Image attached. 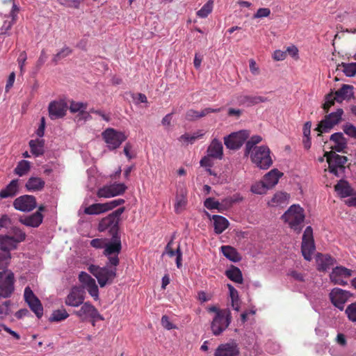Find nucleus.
<instances>
[{"label": "nucleus", "mask_w": 356, "mask_h": 356, "mask_svg": "<svg viewBox=\"0 0 356 356\" xmlns=\"http://www.w3.org/2000/svg\"><path fill=\"white\" fill-rule=\"evenodd\" d=\"M106 243V239L105 238H95L90 241V245L97 249L104 248Z\"/></svg>", "instance_id": "63"}, {"label": "nucleus", "mask_w": 356, "mask_h": 356, "mask_svg": "<svg viewBox=\"0 0 356 356\" xmlns=\"http://www.w3.org/2000/svg\"><path fill=\"white\" fill-rule=\"evenodd\" d=\"M351 296L350 292L339 288H334L330 293L331 302H346Z\"/></svg>", "instance_id": "21"}, {"label": "nucleus", "mask_w": 356, "mask_h": 356, "mask_svg": "<svg viewBox=\"0 0 356 356\" xmlns=\"http://www.w3.org/2000/svg\"><path fill=\"white\" fill-rule=\"evenodd\" d=\"M17 243L9 234H0V250L3 253H10V251L17 248Z\"/></svg>", "instance_id": "17"}, {"label": "nucleus", "mask_w": 356, "mask_h": 356, "mask_svg": "<svg viewBox=\"0 0 356 356\" xmlns=\"http://www.w3.org/2000/svg\"><path fill=\"white\" fill-rule=\"evenodd\" d=\"M225 275L236 283L242 284L243 282L242 273L238 267L232 266L225 271Z\"/></svg>", "instance_id": "30"}, {"label": "nucleus", "mask_w": 356, "mask_h": 356, "mask_svg": "<svg viewBox=\"0 0 356 356\" xmlns=\"http://www.w3.org/2000/svg\"><path fill=\"white\" fill-rule=\"evenodd\" d=\"M125 207H120L107 216L103 218L99 222L97 229L100 232H107L111 237L120 236V222L121 215L124 213Z\"/></svg>", "instance_id": "1"}, {"label": "nucleus", "mask_w": 356, "mask_h": 356, "mask_svg": "<svg viewBox=\"0 0 356 356\" xmlns=\"http://www.w3.org/2000/svg\"><path fill=\"white\" fill-rule=\"evenodd\" d=\"M122 250V242L120 236L111 237L110 241H106L103 254L108 258V264L118 266L120 264L118 254Z\"/></svg>", "instance_id": "4"}, {"label": "nucleus", "mask_w": 356, "mask_h": 356, "mask_svg": "<svg viewBox=\"0 0 356 356\" xmlns=\"http://www.w3.org/2000/svg\"><path fill=\"white\" fill-rule=\"evenodd\" d=\"M222 149L223 147L222 143L218 139L214 138L207 149L208 156L212 158L221 159L223 155Z\"/></svg>", "instance_id": "20"}, {"label": "nucleus", "mask_w": 356, "mask_h": 356, "mask_svg": "<svg viewBox=\"0 0 356 356\" xmlns=\"http://www.w3.org/2000/svg\"><path fill=\"white\" fill-rule=\"evenodd\" d=\"M69 314L65 309L54 310L49 318L50 322H59L66 319Z\"/></svg>", "instance_id": "39"}, {"label": "nucleus", "mask_w": 356, "mask_h": 356, "mask_svg": "<svg viewBox=\"0 0 356 356\" xmlns=\"http://www.w3.org/2000/svg\"><path fill=\"white\" fill-rule=\"evenodd\" d=\"M302 241H314L313 236V229L311 226L306 227L302 235Z\"/></svg>", "instance_id": "61"}, {"label": "nucleus", "mask_w": 356, "mask_h": 356, "mask_svg": "<svg viewBox=\"0 0 356 356\" xmlns=\"http://www.w3.org/2000/svg\"><path fill=\"white\" fill-rule=\"evenodd\" d=\"M112 197L122 195L127 190V187L123 183H114L108 185Z\"/></svg>", "instance_id": "40"}, {"label": "nucleus", "mask_w": 356, "mask_h": 356, "mask_svg": "<svg viewBox=\"0 0 356 356\" xmlns=\"http://www.w3.org/2000/svg\"><path fill=\"white\" fill-rule=\"evenodd\" d=\"M43 216L40 212H35L34 213L26 216L24 218L21 217L19 222L28 227H38L42 222Z\"/></svg>", "instance_id": "19"}, {"label": "nucleus", "mask_w": 356, "mask_h": 356, "mask_svg": "<svg viewBox=\"0 0 356 356\" xmlns=\"http://www.w3.org/2000/svg\"><path fill=\"white\" fill-rule=\"evenodd\" d=\"M344 133L351 138H356V127L350 123H347L343 126Z\"/></svg>", "instance_id": "57"}, {"label": "nucleus", "mask_w": 356, "mask_h": 356, "mask_svg": "<svg viewBox=\"0 0 356 356\" xmlns=\"http://www.w3.org/2000/svg\"><path fill=\"white\" fill-rule=\"evenodd\" d=\"M24 297L31 310L38 318H40L43 315V306L29 286L25 288Z\"/></svg>", "instance_id": "9"}, {"label": "nucleus", "mask_w": 356, "mask_h": 356, "mask_svg": "<svg viewBox=\"0 0 356 356\" xmlns=\"http://www.w3.org/2000/svg\"><path fill=\"white\" fill-rule=\"evenodd\" d=\"M337 275L340 277L343 275L346 277H348L352 275V270L343 266H337L333 268L330 277H334Z\"/></svg>", "instance_id": "43"}, {"label": "nucleus", "mask_w": 356, "mask_h": 356, "mask_svg": "<svg viewBox=\"0 0 356 356\" xmlns=\"http://www.w3.org/2000/svg\"><path fill=\"white\" fill-rule=\"evenodd\" d=\"M102 138L109 149L113 150L118 148L127 139V136L113 128H107L102 134Z\"/></svg>", "instance_id": "6"}, {"label": "nucleus", "mask_w": 356, "mask_h": 356, "mask_svg": "<svg viewBox=\"0 0 356 356\" xmlns=\"http://www.w3.org/2000/svg\"><path fill=\"white\" fill-rule=\"evenodd\" d=\"M185 118L188 121H195L198 120V111L194 109L188 110L186 113Z\"/></svg>", "instance_id": "64"}, {"label": "nucleus", "mask_w": 356, "mask_h": 356, "mask_svg": "<svg viewBox=\"0 0 356 356\" xmlns=\"http://www.w3.org/2000/svg\"><path fill=\"white\" fill-rule=\"evenodd\" d=\"M85 291L81 286H73L65 300V303L70 307H79L84 302Z\"/></svg>", "instance_id": "12"}, {"label": "nucleus", "mask_w": 356, "mask_h": 356, "mask_svg": "<svg viewBox=\"0 0 356 356\" xmlns=\"http://www.w3.org/2000/svg\"><path fill=\"white\" fill-rule=\"evenodd\" d=\"M336 101V97H334V92L331 91L330 93L325 97V103L323 105V108L325 113H327L330 108L334 104Z\"/></svg>", "instance_id": "49"}, {"label": "nucleus", "mask_w": 356, "mask_h": 356, "mask_svg": "<svg viewBox=\"0 0 356 356\" xmlns=\"http://www.w3.org/2000/svg\"><path fill=\"white\" fill-rule=\"evenodd\" d=\"M82 0H59V3L70 8H79Z\"/></svg>", "instance_id": "60"}, {"label": "nucleus", "mask_w": 356, "mask_h": 356, "mask_svg": "<svg viewBox=\"0 0 356 356\" xmlns=\"http://www.w3.org/2000/svg\"><path fill=\"white\" fill-rule=\"evenodd\" d=\"M236 202V200L233 199L232 197H227L222 200V201L220 202V212L229 209Z\"/></svg>", "instance_id": "56"}, {"label": "nucleus", "mask_w": 356, "mask_h": 356, "mask_svg": "<svg viewBox=\"0 0 356 356\" xmlns=\"http://www.w3.org/2000/svg\"><path fill=\"white\" fill-rule=\"evenodd\" d=\"M250 132L248 130H241L237 132H233L224 138V143L227 148L229 149H238L249 138Z\"/></svg>", "instance_id": "8"}, {"label": "nucleus", "mask_w": 356, "mask_h": 356, "mask_svg": "<svg viewBox=\"0 0 356 356\" xmlns=\"http://www.w3.org/2000/svg\"><path fill=\"white\" fill-rule=\"evenodd\" d=\"M304 209L298 204L291 205L282 215V218L297 233L302 229L301 224L305 220Z\"/></svg>", "instance_id": "3"}, {"label": "nucleus", "mask_w": 356, "mask_h": 356, "mask_svg": "<svg viewBox=\"0 0 356 356\" xmlns=\"http://www.w3.org/2000/svg\"><path fill=\"white\" fill-rule=\"evenodd\" d=\"M221 251L226 258L233 262H238L241 259V257L236 250L232 246L223 245L221 247Z\"/></svg>", "instance_id": "29"}, {"label": "nucleus", "mask_w": 356, "mask_h": 356, "mask_svg": "<svg viewBox=\"0 0 356 356\" xmlns=\"http://www.w3.org/2000/svg\"><path fill=\"white\" fill-rule=\"evenodd\" d=\"M212 8L213 1L210 0L197 11V15L202 18L207 17L211 13Z\"/></svg>", "instance_id": "48"}, {"label": "nucleus", "mask_w": 356, "mask_h": 356, "mask_svg": "<svg viewBox=\"0 0 356 356\" xmlns=\"http://www.w3.org/2000/svg\"><path fill=\"white\" fill-rule=\"evenodd\" d=\"M204 206L208 209H217L220 212V202L215 200L213 197H208L204 202Z\"/></svg>", "instance_id": "50"}, {"label": "nucleus", "mask_w": 356, "mask_h": 356, "mask_svg": "<svg viewBox=\"0 0 356 356\" xmlns=\"http://www.w3.org/2000/svg\"><path fill=\"white\" fill-rule=\"evenodd\" d=\"M18 191V179L12 180L8 185L0 191L2 199L14 197Z\"/></svg>", "instance_id": "27"}, {"label": "nucleus", "mask_w": 356, "mask_h": 356, "mask_svg": "<svg viewBox=\"0 0 356 356\" xmlns=\"http://www.w3.org/2000/svg\"><path fill=\"white\" fill-rule=\"evenodd\" d=\"M45 182L41 178L37 177H30L25 184L28 191H40L44 187Z\"/></svg>", "instance_id": "26"}, {"label": "nucleus", "mask_w": 356, "mask_h": 356, "mask_svg": "<svg viewBox=\"0 0 356 356\" xmlns=\"http://www.w3.org/2000/svg\"><path fill=\"white\" fill-rule=\"evenodd\" d=\"M222 111V108H205L202 109L201 111H198V117L199 118L205 117L209 115L211 113H219Z\"/></svg>", "instance_id": "62"}, {"label": "nucleus", "mask_w": 356, "mask_h": 356, "mask_svg": "<svg viewBox=\"0 0 356 356\" xmlns=\"http://www.w3.org/2000/svg\"><path fill=\"white\" fill-rule=\"evenodd\" d=\"M342 67V71L349 77L354 76L356 74V63H341L338 65V68Z\"/></svg>", "instance_id": "41"}, {"label": "nucleus", "mask_w": 356, "mask_h": 356, "mask_svg": "<svg viewBox=\"0 0 356 356\" xmlns=\"http://www.w3.org/2000/svg\"><path fill=\"white\" fill-rule=\"evenodd\" d=\"M86 289L88 293L95 300L99 299V289L95 281H93L92 284H89L86 286Z\"/></svg>", "instance_id": "55"}, {"label": "nucleus", "mask_w": 356, "mask_h": 356, "mask_svg": "<svg viewBox=\"0 0 356 356\" xmlns=\"http://www.w3.org/2000/svg\"><path fill=\"white\" fill-rule=\"evenodd\" d=\"M268 186L264 181L255 183L251 186V191L255 194H264L268 190Z\"/></svg>", "instance_id": "45"}, {"label": "nucleus", "mask_w": 356, "mask_h": 356, "mask_svg": "<svg viewBox=\"0 0 356 356\" xmlns=\"http://www.w3.org/2000/svg\"><path fill=\"white\" fill-rule=\"evenodd\" d=\"M334 190L341 197H346L354 195L353 189L349 183L344 179L339 181L334 186Z\"/></svg>", "instance_id": "22"}, {"label": "nucleus", "mask_w": 356, "mask_h": 356, "mask_svg": "<svg viewBox=\"0 0 356 356\" xmlns=\"http://www.w3.org/2000/svg\"><path fill=\"white\" fill-rule=\"evenodd\" d=\"M343 113V109L338 108L335 112L331 113L328 115H326L325 116L327 117V120L332 123L333 125H336L340 122Z\"/></svg>", "instance_id": "44"}, {"label": "nucleus", "mask_w": 356, "mask_h": 356, "mask_svg": "<svg viewBox=\"0 0 356 356\" xmlns=\"http://www.w3.org/2000/svg\"><path fill=\"white\" fill-rule=\"evenodd\" d=\"M104 203H95L84 209V213L87 215H98L104 213Z\"/></svg>", "instance_id": "35"}, {"label": "nucleus", "mask_w": 356, "mask_h": 356, "mask_svg": "<svg viewBox=\"0 0 356 356\" xmlns=\"http://www.w3.org/2000/svg\"><path fill=\"white\" fill-rule=\"evenodd\" d=\"M10 305V300H6L0 305V319H3L11 313Z\"/></svg>", "instance_id": "51"}, {"label": "nucleus", "mask_w": 356, "mask_h": 356, "mask_svg": "<svg viewBox=\"0 0 356 356\" xmlns=\"http://www.w3.org/2000/svg\"><path fill=\"white\" fill-rule=\"evenodd\" d=\"M207 216L213 220L214 232L217 234L222 233L229 226V221L223 216L218 215H211L207 212Z\"/></svg>", "instance_id": "18"}, {"label": "nucleus", "mask_w": 356, "mask_h": 356, "mask_svg": "<svg viewBox=\"0 0 356 356\" xmlns=\"http://www.w3.org/2000/svg\"><path fill=\"white\" fill-rule=\"evenodd\" d=\"M31 169V163L26 160H22L18 162L16 168L14 170L15 174L19 177L26 175Z\"/></svg>", "instance_id": "33"}, {"label": "nucleus", "mask_w": 356, "mask_h": 356, "mask_svg": "<svg viewBox=\"0 0 356 356\" xmlns=\"http://www.w3.org/2000/svg\"><path fill=\"white\" fill-rule=\"evenodd\" d=\"M67 110V104L65 101H53L48 107L49 118L51 120L62 118L65 115Z\"/></svg>", "instance_id": "15"}, {"label": "nucleus", "mask_w": 356, "mask_h": 356, "mask_svg": "<svg viewBox=\"0 0 356 356\" xmlns=\"http://www.w3.org/2000/svg\"><path fill=\"white\" fill-rule=\"evenodd\" d=\"M31 153L35 156H40L44 153V140L43 139L31 140L29 143Z\"/></svg>", "instance_id": "28"}, {"label": "nucleus", "mask_w": 356, "mask_h": 356, "mask_svg": "<svg viewBox=\"0 0 356 356\" xmlns=\"http://www.w3.org/2000/svg\"><path fill=\"white\" fill-rule=\"evenodd\" d=\"M268 97L263 96L244 95L240 98V103L247 106H252L260 103L268 102Z\"/></svg>", "instance_id": "24"}, {"label": "nucleus", "mask_w": 356, "mask_h": 356, "mask_svg": "<svg viewBox=\"0 0 356 356\" xmlns=\"http://www.w3.org/2000/svg\"><path fill=\"white\" fill-rule=\"evenodd\" d=\"M72 53V49L69 47L65 45L58 53L54 54L52 57L51 62L54 65H57L58 63L70 56Z\"/></svg>", "instance_id": "34"}, {"label": "nucleus", "mask_w": 356, "mask_h": 356, "mask_svg": "<svg viewBox=\"0 0 356 356\" xmlns=\"http://www.w3.org/2000/svg\"><path fill=\"white\" fill-rule=\"evenodd\" d=\"M187 203L186 193L183 191L176 197V203L175 204V210L177 213H180L186 207Z\"/></svg>", "instance_id": "36"}, {"label": "nucleus", "mask_w": 356, "mask_h": 356, "mask_svg": "<svg viewBox=\"0 0 356 356\" xmlns=\"http://www.w3.org/2000/svg\"><path fill=\"white\" fill-rule=\"evenodd\" d=\"M334 126V125L327 120V117L325 116V118L318 123L315 130L319 132L318 136H321L322 133L328 132Z\"/></svg>", "instance_id": "38"}, {"label": "nucleus", "mask_w": 356, "mask_h": 356, "mask_svg": "<svg viewBox=\"0 0 356 356\" xmlns=\"http://www.w3.org/2000/svg\"><path fill=\"white\" fill-rule=\"evenodd\" d=\"M321 257V259L318 267V270L320 271H326L330 266H333L336 261L332 257L328 254L323 255L321 254H318V257Z\"/></svg>", "instance_id": "32"}, {"label": "nucleus", "mask_w": 356, "mask_h": 356, "mask_svg": "<svg viewBox=\"0 0 356 356\" xmlns=\"http://www.w3.org/2000/svg\"><path fill=\"white\" fill-rule=\"evenodd\" d=\"M73 314L76 315L82 321L88 318H98L104 321V318L99 314L98 310L89 302H83L79 310L74 311Z\"/></svg>", "instance_id": "10"}, {"label": "nucleus", "mask_w": 356, "mask_h": 356, "mask_svg": "<svg viewBox=\"0 0 356 356\" xmlns=\"http://www.w3.org/2000/svg\"><path fill=\"white\" fill-rule=\"evenodd\" d=\"M125 202L124 199H117L104 203L105 211H108L114 208L123 204Z\"/></svg>", "instance_id": "53"}, {"label": "nucleus", "mask_w": 356, "mask_h": 356, "mask_svg": "<svg viewBox=\"0 0 356 356\" xmlns=\"http://www.w3.org/2000/svg\"><path fill=\"white\" fill-rule=\"evenodd\" d=\"M13 206L17 210L29 212L37 207L36 200L33 195H24L15 200Z\"/></svg>", "instance_id": "13"}, {"label": "nucleus", "mask_w": 356, "mask_h": 356, "mask_svg": "<svg viewBox=\"0 0 356 356\" xmlns=\"http://www.w3.org/2000/svg\"><path fill=\"white\" fill-rule=\"evenodd\" d=\"M330 140L334 143L332 149L337 152L346 153L345 149L348 147V140L341 132H336L332 134Z\"/></svg>", "instance_id": "16"}, {"label": "nucleus", "mask_w": 356, "mask_h": 356, "mask_svg": "<svg viewBox=\"0 0 356 356\" xmlns=\"http://www.w3.org/2000/svg\"><path fill=\"white\" fill-rule=\"evenodd\" d=\"M231 321V313L221 316H220V314L215 315L211 323V329L213 334L215 336L221 334L228 327Z\"/></svg>", "instance_id": "11"}, {"label": "nucleus", "mask_w": 356, "mask_h": 356, "mask_svg": "<svg viewBox=\"0 0 356 356\" xmlns=\"http://www.w3.org/2000/svg\"><path fill=\"white\" fill-rule=\"evenodd\" d=\"M79 280L81 283L84 284L86 286H89V284L93 283V281H95L90 275L83 271L80 273Z\"/></svg>", "instance_id": "58"}, {"label": "nucleus", "mask_w": 356, "mask_h": 356, "mask_svg": "<svg viewBox=\"0 0 356 356\" xmlns=\"http://www.w3.org/2000/svg\"><path fill=\"white\" fill-rule=\"evenodd\" d=\"M88 270L97 278L101 288L107 284H111L117 276L116 266L108 264V262H106L104 267L91 264L88 266Z\"/></svg>", "instance_id": "2"}, {"label": "nucleus", "mask_w": 356, "mask_h": 356, "mask_svg": "<svg viewBox=\"0 0 356 356\" xmlns=\"http://www.w3.org/2000/svg\"><path fill=\"white\" fill-rule=\"evenodd\" d=\"M0 271V298H10L15 291V276L10 270Z\"/></svg>", "instance_id": "7"}, {"label": "nucleus", "mask_w": 356, "mask_h": 356, "mask_svg": "<svg viewBox=\"0 0 356 356\" xmlns=\"http://www.w3.org/2000/svg\"><path fill=\"white\" fill-rule=\"evenodd\" d=\"M314 250V241H302L301 252L305 260L310 261L312 259V255Z\"/></svg>", "instance_id": "31"}, {"label": "nucleus", "mask_w": 356, "mask_h": 356, "mask_svg": "<svg viewBox=\"0 0 356 356\" xmlns=\"http://www.w3.org/2000/svg\"><path fill=\"white\" fill-rule=\"evenodd\" d=\"M8 234L9 235H11L12 238H14L15 241L17 244L24 241L26 238L25 232L17 227H12L8 232Z\"/></svg>", "instance_id": "37"}, {"label": "nucleus", "mask_w": 356, "mask_h": 356, "mask_svg": "<svg viewBox=\"0 0 356 356\" xmlns=\"http://www.w3.org/2000/svg\"><path fill=\"white\" fill-rule=\"evenodd\" d=\"M336 101L342 102L344 99H349L353 96V86L343 84L341 88L334 92Z\"/></svg>", "instance_id": "23"}, {"label": "nucleus", "mask_w": 356, "mask_h": 356, "mask_svg": "<svg viewBox=\"0 0 356 356\" xmlns=\"http://www.w3.org/2000/svg\"><path fill=\"white\" fill-rule=\"evenodd\" d=\"M348 161V158L345 156H341L339 154H336L333 160L332 161V164L336 167H339V170L344 173L345 172V166L344 164Z\"/></svg>", "instance_id": "42"}, {"label": "nucleus", "mask_w": 356, "mask_h": 356, "mask_svg": "<svg viewBox=\"0 0 356 356\" xmlns=\"http://www.w3.org/2000/svg\"><path fill=\"white\" fill-rule=\"evenodd\" d=\"M240 349L238 343L232 340L227 343L220 344L215 350L214 356H238Z\"/></svg>", "instance_id": "14"}, {"label": "nucleus", "mask_w": 356, "mask_h": 356, "mask_svg": "<svg viewBox=\"0 0 356 356\" xmlns=\"http://www.w3.org/2000/svg\"><path fill=\"white\" fill-rule=\"evenodd\" d=\"M97 195L98 197H112V194L111 193L108 185H106L102 188H99L97 191Z\"/></svg>", "instance_id": "59"}, {"label": "nucleus", "mask_w": 356, "mask_h": 356, "mask_svg": "<svg viewBox=\"0 0 356 356\" xmlns=\"http://www.w3.org/2000/svg\"><path fill=\"white\" fill-rule=\"evenodd\" d=\"M86 104H83L82 102H75L72 101L70 106V111L73 113L79 111L82 113L84 112V110L86 108Z\"/></svg>", "instance_id": "52"}, {"label": "nucleus", "mask_w": 356, "mask_h": 356, "mask_svg": "<svg viewBox=\"0 0 356 356\" xmlns=\"http://www.w3.org/2000/svg\"><path fill=\"white\" fill-rule=\"evenodd\" d=\"M270 150L266 145L255 147L251 154L252 161L261 169H268L273 163Z\"/></svg>", "instance_id": "5"}, {"label": "nucleus", "mask_w": 356, "mask_h": 356, "mask_svg": "<svg viewBox=\"0 0 356 356\" xmlns=\"http://www.w3.org/2000/svg\"><path fill=\"white\" fill-rule=\"evenodd\" d=\"M10 253L0 252V270H1V271H5L6 274L7 273L6 270H8L7 268L10 263Z\"/></svg>", "instance_id": "47"}, {"label": "nucleus", "mask_w": 356, "mask_h": 356, "mask_svg": "<svg viewBox=\"0 0 356 356\" xmlns=\"http://www.w3.org/2000/svg\"><path fill=\"white\" fill-rule=\"evenodd\" d=\"M289 197V195L286 193L279 192L274 195L271 199V202L275 204H282Z\"/></svg>", "instance_id": "54"}, {"label": "nucleus", "mask_w": 356, "mask_h": 356, "mask_svg": "<svg viewBox=\"0 0 356 356\" xmlns=\"http://www.w3.org/2000/svg\"><path fill=\"white\" fill-rule=\"evenodd\" d=\"M345 314L350 321L356 323V302L347 306Z\"/></svg>", "instance_id": "46"}, {"label": "nucleus", "mask_w": 356, "mask_h": 356, "mask_svg": "<svg viewBox=\"0 0 356 356\" xmlns=\"http://www.w3.org/2000/svg\"><path fill=\"white\" fill-rule=\"evenodd\" d=\"M283 175L282 172H280L277 169H273L268 172L264 177V181L268 186V188H272L275 186L280 177Z\"/></svg>", "instance_id": "25"}]
</instances>
